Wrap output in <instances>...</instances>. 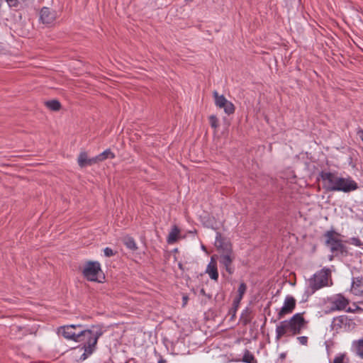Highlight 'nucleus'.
Returning a JSON list of instances; mask_svg holds the SVG:
<instances>
[{
    "mask_svg": "<svg viewBox=\"0 0 363 363\" xmlns=\"http://www.w3.org/2000/svg\"><path fill=\"white\" fill-rule=\"evenodd\" d=\"M308 321L304 318L303 313L294 314L289 320L281 321L276 328V340H279L284 336H295L306 329Z\"/></svg>",
    "mask_w": 363,
    "mask_h": 363,
    "instance_id": "nucleus-1",
    "label": "nucleus"
},
{
    "mask_svg": "<svg viewBox=\"0 0 363 363\" xmlns=\"http://www.w3.org/2000/svg\"><path fill=\"white\" fill-rule=\"evenodd\" d=\"M104 331L99 325H92L91 329H82L77 342H82L83 349L88 354H92L96 350L99 338Z\"/></svg>",
    "mask_w": 363,
    "mask_h": 363,
    "instance_id": "nucleus-2",
    "label": "nucleus"
},
{
    "mask_svg": "<svg viewBox=\"0 0 363 363\" xmlns=\"http://www.w3.org/2000/svg\"><path fill=\"white\" fill-rule=\"evenodd\" d=\"M331 277V271L328 268H323L316 272L307 280V286L305 295L308 297L312 296L318 290L328 286L329 279Z\"/></svg>",
    "mask_w": 363,
    "mask_h": 363,
    "instance_id": "nucleus-3",
    "label": "nucleus"
},
{
    "mask_svg": "<svg viewBox=\"0 0 363 363\" xmlns=\"http://www.w3.org/2000/svg\"><path fill=\"white\" fill-rule=\"evenodd\" d=\"M340 234L333 230H328L324 233L325 245L329 246L333 253H340L346 256L348 253L347 247L344 245L342 240L339 239Z\"/></svg>",
    "mask_w": 363,
    "mask_h": 363,
    "instance_id": "nucleus-4",
    "label": "nucleus"
},
{
    "mask_svg": "<svg viewBox=\"0 0 363 363\" xmlns=\"http://www.w3.org/2000/svg\"><path fill=\"white\" fill-rule=\"evenodd\" d=\"M102 274L101 264L96 261H88L85 263L82 274L88 281L101 282L99 276Z\"/></svg>",
    "mask_w": 363,
    "mask_h": 363,
    "instance_id": "nucleus-5",
    "label": "nucleus"
},
{
    "mask_svg": "<svg viewBox=\"0 0 363 363\" xmlns=\"http://www.w3.org/2000/svg\"><path fill=\"white\" fill-rule=\"evenodd\" d=\"M355 327L356 324L354 320L345 315L334 318L331 323L332 330L337 333L340 331H351Z\"/></svg>",
    "mask_w": 363,
    "mask_h": 363,
    "instance_id": "nucleus-6",
    "label": "nucleus"
},
{
    "mask_svg": "<svg viewBox=\"0 0 363 363\" xmlns=\"http://www.w3.org/2000/svg\"><path fill=\"white\" fill-rule=\"evenodd\" d=\"M320 177L323 182V187L327 191H336L340 177L335 173L322 171Z\"/></svg>",
    "mask_w": 363,
    "mask_h": 363,
    "instance_id": "nucleus-7",
    "label": "nucleus"
},
{
    "mask_svg": "<svg viewBox=\"0 0 363 363\" xmlns=\"http://www.w3.org/2000/svg\"><path fill=\"white\" fill-rule=\"evenodd\" d=\"M83 326L82 325H67L60 326L58 328V334L62 335L65 338L77 342Z\"/></svg>",
    "mask_w": 363,
    "mask_h": 363,
    "instance_id": "nucleus-8",
    "label": "nucleus"
},
{
    "mask_svg": "<svg viewBox=\"0 0 363 363\" xmlns=\"http://www.w3.org/2000/svg\"><path fill=\"white\" fill-rule=\"evenodd\" d=\"M330 307L325 311L326 313L345 310L349 304V300L342 294H337L335 296L330 298Z\"/></svg>",
    "mask_w": 363,
    "mask_h": 363,
    "instance_id": "nucleus-9",
    "label": "nucleus"
},
{
    "mask_svg": "<svg viewBox=\"0 0 363 363\" xmlns=\"http://www.w3.org/2000/svg\"><path fill=\"white\" fill-rule=\"evenodd\" d=\"M358 188V184L351 177H340V179H338V185L336 191L350 193L357 190Z\"/></svg>",
    "mask_w": 363,
    "mask_h": 363,
    "instance_id": "nucleus-10",
    "label": "nucleus"
},
{
    "mask_svg": "<svg viewBox=\"0 0 363 363\" xmlns=\"http://www.w3.org/2000/svg\"><path fill=\"white\" fill-rule=\"evenodd\" d=\"M296 299L292 296H286L283 306L277 313V319L281 320L286 315L291 314L296 307Z\"/></svg>",
    "mask_w": 363,
    "mask_h": 363,
    "instance_id": "nucleus-11",
    "label": "nucleus"
},
{
    "mask_svg": "<svg viewBox=\"0 0 363 363\" xmlns=\"http://www.w3.org/2000/svg\"><path fill=\"white\" fill-rule=\"evenodd\" d=\"M217 259H219L220 264L223 266L229 274H233L235 271V268L233 267V262L235 259L233 252L220 254L219 256L217 255Z\"/></svg>",
    "mask_w": 363,
    "mask_h": 363,
    "instance_id": "nucleus-12",
    "label": "nucleus"
},
{
    "mask_svg": "<svg viewBox=\"0 0 363 363\" xmlns=\"http://www.w3.org/2000/svg\"><path fill=\"white\" fill-rule=\"evenodd\" d=\"M215 246L220 254L233 252L231 243L223 238L220 234H218L216 236Z\"/></svg>",
    "mask_w": 363,
    "mask_h": 363,
    "instance_id": "nucleus-13",
    "label": "nucleus"
},
{
    "mask_svg": "<svg viewBox=\"0 0 363 363\" xmlns=\"http://www.w3.org/2000/svg\"><path fill=\"white\" fill-rule=\"evenodd\" d=\"M217 255H213L211 257V261L207 265L206 273L208 274L210 278L214 281H218V272L217 268Z\"/></svg>",
    "mask_w": 363,
    "mask_h": 363,
    "instance_id": "nucleus-14",
    "label": "nucleus"
},
{
    "mask_svg": "<svg viewBox=\"0 0 363 363\" xmlns=\"http://www.w3.org/2000/svg\"><path fill=\"white\" fill-rule=\"evenodd\" d=\"M55 19V13L48 7H43L40 11V21L43 24H50Z\"/></svg>",
    "mask_w": 363,
    "mask_h": 363,
    "instance_id": "nucleus-15",
    "label": "nucleus"
},
{
    "mask_svg": "<svg viewBox=\"0 0 363 363\" xmlns=\"http://www.w3.org/2000/svg\"><path fill=\"white\" fill-rule=\"evenodd\" d=\"M351 291L355 296L363 295V278L356 277L353 279Z\"/></svg>",
    "mask_w": 363,
    "mask_h": 363,
    "instance_id": "nucleus-16",
    "label": "nucleus"
},
{
    "mask_svg": "<svg viewBox=\"0 0 363 363\" xmlns=\"http://www.w3.org/2000/svg\"><path fill=\"white\" fill-rule=\"evenodd\" d=\"M180 233V230L178 228L177 225H174L169 232L167 242L168 244H173L177 242L179 235Z\"/></svg>",
    "mask_w": 363,
    "mask_h": 363,
    "instance_id": "nucleus-17",
    "label": "nucleus"
},
{
    "mask_svg": "<svg viewBox=\"0 0 363 363\" xmlns=\"http://www.w3.org/2000/svg\"><path fill=\"white\" fill-rule=\"evenodd\" d=\"M7 5L15 11L19 10L23 8V5L26 4L27 0H4Z\"/></svg>",
    "mask_w": 363,
    "mask_h": 363,
    "instance_id": "nucleus-18",
    "label": "nucleus"
},
{
    "mask_svg": "<svg viewBox=\"0 0 363 363\" xmlns=\"http://www.w3.org/2000/svg\"><path fill=\"white\" fill-rule=\"evenodd\" d=\"M213 96L216 106L218 108L223 106L224 103L227 101L226 98L223 95H219L217 91L213 92Z\"/></svg>",
    "mask_w": 363,
    "mask_h": 363,
    "instance_id": "nucleus-19",
    "label": "nucleus"
},
{
    "mask_svg": "<svg viewBox=\"0 0 363 363\" xmlns=\"http://www.w3.org/2000/svg\"><path fill=\"white\" fill-rule=\"evenodd\" d=\"M45 104L51 111H57L61 108V104L57 100L48 101Z\"/></svg>",
    "mask_w": 363,
    "mask_h": 363,
    "instance_id": "nucleus-20",
    "label": "nucleus"
},
{
    "mask_svg": "<svg viewBox=\"0 0 363 363\" xmlns=\"http://www.w3.org/2000/svg\"><path fill=\"white\" fill-rule=\"evenodd\" d=\"M220 108H223L224 112L228 115L233 114L235 111L234 104L228 100L224 103L223 106H222Z\"/></svg>",
    "mask_w": 363,
    "mask_h": 363,
    "instance_id": "nucleus-21",
    "label": "nucleus"
},
{
    "mask_svg": "<svg viewBox=\"0 0 363 363\" xmlns=\"http://www.w3.org/2000/svg\"><path fill=\"white\" fill-rule=\"evenodd\" d=\"M88 161H89V158H88V156H87V153L85 152H82L79 157H78V160H77V162H78V164L80 167H85L86 166H88Z\"/></svg>",
    "mask_w": 363,
    "mask_h": 363,
    "instance_id": "nucleus-22",
    "label": "nucleus"
},
{
    "mask_svg": "<svg viewBox=\"0 0 363 363\" xmlns=\"http://www.w3.org/2000/svg\"><path fill=\"white\" fill-rule=\"evenodd\" d=\"M100 162L106 160V159H113L115 158L116 155L115 154L111 152L110 149H106L101 154L98 155Z\"/></svg>",
    "mask_w": 363,
    "mask_h": 363,
    "instance_id": "nucleus-23",
    "label": "nucleus"
},
{
    "mask_svg": "<svg viewBox=\"0 0 363 363\" xmlns=\"http://www.w3.org/2000/svg\"><path fill=\"white\" fill-rule=\"evenodd\" d=\"M124 244L130 250H135L137 249V245L135 242V240L131 237L125 238Z\"/></svg>",
    "mask_w": 363,
    "mask_h": 363,
    "instance_id": "nucleus-24",
    "label": "nucleus"
},
{
    "mask_svg": "<svg viewBox=\"0 0 363 363\" xmlns=\"http://www.w3.org/2000/svg\"><path fill=\"white\" fill-rule=\"evenodd\" d=\"M357 354L363 358V338L354 342Z\"/></svg>",
    "mask_w": 363,
    "mask_h": 363,
    "instance_id": "nucleus-25",
    "label": "nucleus"
},
{
    "mask_svg": "<svg viewBox=\"0 0 363 363\" xmlns=\"http://www.w3.org/2000/svg\"><path fill=\"white\" fill-rule=\"evenodd\" d=\"M242 360L243 362H246V363H256L257 361L256 359H255V357L253 354H252L249 351H246L245 353L244 354V356H243V358H242Z\"/></svg>",
    "mask_w": 363,
    "mask_h": 363,
    "instance_id": "nucleus-26",
    "label": "nucleus"
},
{
    "mask_svg": "<svg viewBox=\"0 0 363 363\" xmlns=\"http://www.w3.org/2000/svg\"><path fill=\"white\" fill-rule=\"evenodd\" d=\"M246 290H247L246 284L244 282L240 283L239 285L238 289V294L237 297L242 299V297H243L244 294H245Z\"/></svg>",
    "mask_w": 363,
    "mask_h": 363,
    "instance_id": "nucleus-27",
    "label": "nucleus"
},
{
    "mask_svg": "<svg viewBox=\"0 0 363 363\" xmlns=\"http://www.w3.org/2000/svg\"><path fill=\"white\" fill-rule=\"evenodd\" d=\"M209 123L211 124V126L215 129H216L219 125L218 119L214 115H211L209 116Z\"/></svg>",
    "mask_w": 363,
    "mask_h": 363,
    "instance_id": "nucleus-28",
    "label": "nucleus"
},
{
    "mask_svg": "<svg viewBox=\"0 0 363 363\" xmlns=\"http://www.w3.org/2000/svg\"><path fill=\"white\" fill-rule=\"evenodd\" d=\"M104 255L108 257H112L116 254V252H114L113 250L110 247H106L104 250Z\"/></svg>",
    "mask_w": 363,
    "mask_h": 363,
    "instance_id": "nucleus-29",
    "label": "nucleus"
},
{
    "mask_svg": "<svg viewBox=\"0 0 363 363\" xmlns=\"http://www.w3.org/2000/svg\"><path fill=\"white\" fill-rule=\"evenodd\" d=\"M99 162H100V160H99V156L96 155V157H94L92 158H89V161L87 163H88V166H91V165L99 163Z\"/></svg>",
    "mask_w": 363,
    "mask_h": 363,
    "instance_id": "nucleus-30",
    "label": "nucleus"
},
{
    "mask_svg": "<svg viewBox=\"0 0 363 363\" xmlns=\"http://www.w3.org/2000/svg\"><path fill=\"white\" fill-rule=\"evenodd\" d=\"M297 340L302 345H307L308 344V337L306 336L298 337Z\"/></svg>",
    "mask_w": 363,
    "mask_h": 363,
    "instance_id": "nucleus-31",
    "label": "nucleus"
},
{
    "mask_svg": "<svg viewBox=\"0 0 363 363\" xmlns=\"http://www.w3.org/2000/svg\"><path fill=\"white\" fill-rule=\"evenodd\" d=\"M237 311L238 308L233 306L229 309L228 314L231 315L230 320H233L235 318Z\"/></svg>",
    "mask_w": 363,
    "mask_h": 363,
    "instance_id": "nucleus-32",
    "label": "nucleus"
},
{
    "mask_svg": "<svg viewBox=\"0 0 363 363\" xmlns=\"http://www.w3.org/2000/svg\"><path fill=\"white\" fill-rule=\"evenodd\" d=\"M345 355L342 354L340 356L336 357L333 363H343L344 362Z\"/></svg>",
    "mask_w": 363,
    "mask_h": 363,
    "instance_id": "nucleus-33",
    "label": "nucleus"
},
{
    "mask_svg": "<svg viewBox=\"0 0 363 363\" xmlns=\"http://www.w3.org/2000/svg\"><path fill=\"white\" fill-rule=\"evenodd\" d=\"M351 243L356 245V246H361L362 242L361 240L357 238H353L351 239Z\"/></svg>",
    "mask_w": 363,
    "mask_h": 363,
    "instance_id": "nucleus-34",
    "label": "nucleus"
},
{
    "mask_svg": "<svg viewBox=\"0 0 363 363\" xmlns=\"http://www.w3.org/2000/svg\"><path fill=\"white\" fill-rule=\"evenodd\" d=\"M241 300V298H239L238 297L236 296V298L233 300V307L238 308Z\"/></svg>",
    "mask_w": 363,
    "mask_h": 363,
    "instance_id": "nucleus-35",
    "label": "nucleus"
},
{
    "mask_svg": "<svg viewBox=\"0 0 363 363\" xmlns=\"http://www.w3.org/2000/svg\"><path fill=\"white\" fill-rule=\"evenodd\" d=\"M91 354H88L85 350H84V352L82 354L81 357H80V359L82 360H84L87 358V357L89 355H90Z\"/></svg>",
    "mask_w": 363,
    "mask_h": 363,
    "instance_id": "nucleus-36",
    "label": "nucleus"
},
{
    "mask_svg": "<svg viewBox=\"0 0 363 363\" xmlns=\"http://www.w3.org/2000/svg\"><path fill=\"white\" fill-rule=\"evenodd\" d=\"M357 135L360 138V139L362 140L363 142V130L362 129H359L358 131H357Z\"/></svg>",
    "mask_w": 363,
    "mask_h": 363,
    "instance_id": "nucleus-37",
    "label": "nucleus"
},
{
    "mask_svg": "<svg viewBox=\"0 0 363 363\" xmlns=\"http://www.w3.org/2000/svg\"><path fill=\"white\" fill-rule=\"evenodd\" d=\"M188 296H183V306L186 305L188 301Z\"/></svg>",
    "mask_w": 363,
    "mask_h": 363,
    "instance_id": "nucleus-38",
    "label": "nucleus"
},
{
    "mask_svg": "<svg viewBox=\"0 0 363 363\" xmlns=\"http://www.w3.org/2000/svg\"><path fill=\"white\" fill-rule=\"evenodd\" d=\"M166 362H166V360H165V359H162V358H161V359L159 360V362H158V363H166Z\"/></svg>",
    "mask_w": 363,
    "mask_h": 363,
    "instance_id": "nucleus-39",
    "label": "nucleus"
},
{
    "mask_svg": "<svg viewBox=\"0 0 363 363\" xmlns=\"http://www.w3.org/2000/svg\"><path fill=\"white\" fill-rule=\"evenodd\" d=\"M280 357H281V359H284V358L286 357V354H285V353H281V354H280Z\"/></svg>",
    "mask_w": 363,
    "mask_h": 363,
    "instance_id": "nucleus-40",
    "label": "nucleus"
},
{
    "mask_svg": "<svg viewBox=\"0 0 363 363\" xmlns=\"http://www.w3.org/2000/svg\"><path fill=\"white\" fill-rule=\"evenodd\" d=\"M248 323H249V320H247V319H244L243 320V323L244 324H247Z\"/></svg>",
    "mask_w": 363,
    "mask_h": 363,
    "instance_id": "nucleus-41",
    "label": "nucleus"
},
{
    "mask_svg": "<svg viewBox=\"0 0 363 363\" xmlns=\"http://www.w3.org/2000/svg\"><path fill=\"white\" fill-rule=\"evenodd\" d=\"M347 311H349V312H352L353 311H352L350 308H348V310H347Z\"/></svg>",
    "mask_w": 363,
    "mask_h": 363,
    "instance_id": "nucleus-42",
    "label": "nucleus"
},
{
    "mask_svg": "<svg viewBox=\"0 0 363 363\" xmlns=\"http://www.w3.org/2000/svg\"><path fill=\"white\" fill-rule=\"evenodd\" d=\"M201 293H202V294H204V293H205V292H204V289H202L201 290Z\"/></svg>",
    "mask_w": 363,
    "mask_h": 363,
    "instance_id": "nucleus-43",
    "label": "nucleus"
}]
</instances>
